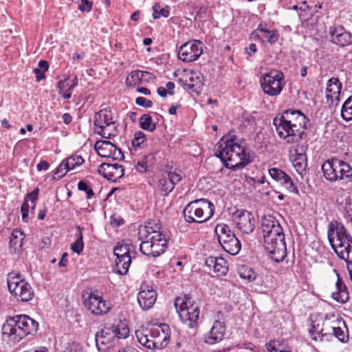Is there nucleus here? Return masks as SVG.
<instances>
[{
  "instance_id": "4",
  "label": "nucleus",
  "mask_w": 352,
  "mask_h": 352,
  "mask_svg": "<svg viewBox=\"0 0 352 352\" xmlns=\"http://www.w3.org/2000/svg\"><path fill=\"white\" fill-rule=\"evenodd\" d=\"M129 335V329L123 323L105 326L95 334V342L98 350L105 352L112 348L116 340L124 339Z\"/></svg>"
},
{
  "instance_id": "55",
  "label": "nucleus",
  "mask_w": 352,
  "mask_h": 352,
  "mask_svg": "<svg viewBox=\"0 0 352 352\" xmlns=\"http://www.w3.org/2000/svg\"><path fill=\"white\" fill-rule=\"evenodd\" d=\"M110 157L114 160L122 161L124 159V155L122 150L114 144V149H112Z\"/></svg>"
},
{
  "instance_id": "53",
  "label": "nucleus",
  "mask_w": 352,
  "mask_h": 352,
  "mask_svg": "<svg viewBox=\"0 0 352 352\" xmlns=\"http://www.w3.org/2000/svg\"><path fill=\"white\" fill-rule=\"evenodd\" d=\"M167 175H168L167 178L169 179L170 182H171V183L173 184V185H174V186L177 183H179L182 179V177L180 175V173H177L175 170L173 171H172V170L168 171L167 173Z\"/></svg>"
},
{
  "instance_id": "11",
  "label": "nucleus",
  "mask_w": 352,
  "mask_h": 352,
  "mask_svg": "<svg viewBox=\"0 0 352 352\" xmlns=\"http://www.w3.org/2000/svg\"><path fill=\"white\" fill-rule=\"evenodd\" d=\"M214 232L219 244L226 252L231 255L239 253L241 248V242L228 225L217 224L214 228Z\"/></svg>"
},
{
  "instance_id": "37",
  "label": "nucleus",
  "mask_w": 352,
  "mask_h": 352,
  "mask_svg": "<svg viewBox=\"0 0 352 352\" xmlns=\"http://www.w3.org/2000/svg\"><path fill=\"white\" fill-rule=\"evenodd\" d=\"M280 226L278 221L272 215H265L261 219V228L263 235L269 233L274 227Z\"/></svg>"
},
{
  "instance_id": "29",
  "label": "nucleus",
  "mask_w": 352,
  "mask_h": 352,
  "mask_svg": "<svg viewBox=\"0 0 352 352\" xmlns=\"http://www.w3.org/2000/svg\"><path fill=\"white\" fill-rule=\"evenodd\" d=\"M113 254L116 257L125 255H133V256H135V247L129 240L124 241L122 243H117V245L113 249Z\"/></svg>"
},
{
  "instance_id": "13",
  "label": "nucleus",
  "mask_w": 352,
  "mask_h": 352,
  "mask_svg": "<svg viewBox=\"0 0 352 352\" xmlns=\"http://www.w3.org/2000/svg\"><path fill=\"white\" fill-rule=\"evenodd\" d=\"M260 84L265 94L277 96L285 85L284 74L279 71H270L261 76Z\"/></svg>"
},
{
  "instance_id": "7",
  "label": "nucleus",
  "mask_w": 352,
  "mask_h": 352,
  "mask_svg": "<svg viewBox=\"0 0 352 352\" xmlns=\"http://www.w3.org/2000/svg\"><path fill=\"white\" fill-rule=\"evenodd\" d=\"M264 245L271 258L276 263L283 261L287 255L285 234L281 226L263 235Z\"/></svg>"
},
{
  "instance_id": "47",
  "label": "nucleus",
  "mask_w": 352,
  "mask_h": 352,
  "mask_svg": "<svg viewBox=\"0 0 352 352\" xmlns=\"http://www.w3.org/2000/svg\"><path fill=\"white\" fill-rule=\"evenodd\" d=\"M135 336L137 337V339L138 342L144 346L146 342L148 341V339L149 338L148 336V329H139L135 331Z\"/></svg>"
},
{
  "instance_id": "25",
  "label": "nucleus",
  "mask_w": 352,
  "mask_h": 352,
  "mask_svg": "<svg viewBox=\"0 0 352 352\" xmlns=\"http://www.w3.org/2000/svg\"><path fill=\"white\" fill-rule=\"evenodd\" d=\"M226 331L224 322L215 320L210 332L206 335L205 342L209 344H214L222 340Z\"/></svg>"
},
{
  "instance_id": "2",
  "label": "nucleus",
  "mask_w": 352,
  "mask_h": 352,
  "mask_svg": "<svg viewBox=\"0 0 352 352\" xmlns=\"http://www.w3.org/2000/svg\"><path fill=\"white\" fill-rule=\"evenodd\" d=\"M327 236L331 248L338 256L347 263L352 280V237L344 226L335 220L328 226Z\"/></svg>"
},
{
  "instance_id": "26",
  "label": "nucleus",
  "mask_w": 352,
  "mask_h": 352,
  "mask_svg": "<svg viewBox=\"0 0 352 352\" xmlns=\"http://www.w3.org/2000/svg\"><path fill=\"white\" fill-rule=\"evenodd\" d=\"M204 76L199 72H191L184 86L186 89L199 93L204 86Z\"/></svg>"
},
{
  "instance_id": "1",
  "label": "nucleus",
  "mask_w": 352,
  "mask_h": 352,
  "mask_svg": "<svg viewBox=\"0 0 352 352\" xmlns=\"http://www.w3.org/2000/svg\"><path fill=\"white\" fill-rule=\"evenodd\" d=\"M214 154L226 168L232 171L243 169L253 160L249 149L232 138L221 139L215 146Z\"/></svg>"
},
{
  "instance_id": "54",
  "label": "nucleus",
  "mask_w": 352,
  "mask_h": 352,
  "mask_svg": "<svg viewBox=\"0 0 352 352\" xmlns=\"http://www.w3.org/2000/svg\"><path fill=\"white\" fill-rule=\"evenodd\" d=\"M332 335H334L335 337L343 343L348 341V336L345 335L344 331L340 327H336Z\"/></svg>"
},
{
  "instance_id": "59",
  "label": "nucleus",
  "mask_w": 352,
  "mask_h": 352,
  "mask_svg": "<svg viewBox=\"0 0 352 352\" xmlns=\"http://www.w3.org/2000/svg\"><path fill=\"white\" fill-rule=\"evenodd\" d=\"M265 346H266V349L270 352H285V351H278L276 349V344L275 340H271L269 343L266 344Z\"/></svg>"
},
{
  "instance_id": "58",
  "label": "nucleus",
  "mask_w": 352,
  "mask_h": 352,
  "mask_svg": "<svg viewBox=\"0 0 352 352\" xmlns=\"http://www.w3.org/2000/svg\"><path fill=\"white\" fill-rule=\"evenodd\" d=\"M78 9L81 12H91L92 9V3L88 0H81V3L78 6Z\"/></svg>"
},
{
  "instance_id": "50",
  "label": "nucleus",
  "mask_w": 352,
  "mask_h": 352,
  "mask_svg": "<svg viewBox=\"0 0 352 352\" xmlns=\"http://www.w3.org/2000/svg\"><path fill=\"white\" fill-rule=\"evenodd\" d=\"M63 352H84L83 347L78 342L67 343Z\"/></svg>"
},
{
  "instance_id": "43",
  "label": "nucleus",
  "mask_w": 352,
  "mask_h": 352,
  "mask_svg": "<svg viewBox=\"0 0 352 352\" xmlns=\"http://www.w3.org/2000/svg\"><path fill=\"white\" fill-rule=\"evenodd\" d=\"M341 116L345 121L352 120V95L342 104Z\"/></svg>"
},
{
  "instance_id": "38",
  "label": "nucleus",
  "mask_w": 352,
  "mask_h": 352,
  "mask_svg": "<svg viewBox=\"0 0 352 352\" xmlns=\"http://www.w3.org/2000/svg\"><path fill=\"white\" fill-rule=\"evenodd\" d=\"M237 272L241 278L245 279L248 282L253 281L256 279V273L252 268L248 265H239L237 268Z\"/></svg>"
},
{
  "instance_id": "35",
  "label": "nucleus",
  "mask_w": 352,
  "mask_h": 352,
  "mask_svg": "<svg viewBox=\"0 0 352 352\" xmlns=\"http://www.w3.org/2000/svg\"><path fill=\"white\" fill-rule=\"evenodd\" d=\"M133 255H125L124 256L116 257V272L120 275H125L129 271Z\"/></svg>"
},
{
  "instance_id": "33",
  "label": "nucleus",
  "mask_w": 352,
  "mask_h": 352,
  "mask_svg": "<svg viewBox=\"0 0 352 352\" xmlns=\"http://www.w3.org/2000/svg\"><path fill=\"white\" fill-rule=\"evenodd\" d=\"M155 163V155L153 153H150L137 162L135 168L140 173H146L149 171Z\"/></svg>"
},
{
  "instance_id": "17",
  "label": "nucleus",
  "mask_w": 352,
  "mask_h": 352,
  "mask_svg": "<svg viewBox=\"0 0 352 352\" xmlns=\"http://www.w3.org/2000/svg\"><path fill=\"white\" fill-rule=\"evenodd\" d=\"M280 116L285 119H287V122H289L294 128L299 129L300 132L305 131V129H307L309 120L300 110L289 109L284 111Z\"/></svg>"
},
{
  "instance_id": "14",
  "label": "nucleus",
  "mask_w": 352,
  "mask_h": 352,
  "mask_svg": "<svg viewBox=\"0 0 352 352\" xmlns=\"http://www.w3.org/2000/svg\"><path fill=\"white\" fill-rule=\"evenodd\" d=\"M85 307L94 315L103 316L111 309V303L94 292L89 294L83 300Z\"/></svg>"
},
{
  "instance_id": "28",
  "label": "nucleus",
  "mask_w": 352,
  "mask_h": 352,
  "mask_svg": "<svg viewBox=\"0 0 352 352\" xmlns=\"http://www.w3.org/2000/svg\"><path fill=\"white\" fill-rule=\"evenodd\" d=\"M342 89V83L336 78H331L328 80L327 86V94L326 98L327 100L333 102L334 100H339L340 94Z\"/></svg>"
},
{
  "instance_id": "16",
  "label": "nucleus",
  "mask_w": 352,
  "mask_h": 352,
  "mask_svg": "<svg viewBox=\"0 0 352 352\" xmlns=\"http://www.w3.org/2000/svg\"><path fill=\"white\" fill-rule=\"evenodd\" d=\"M236 226L244 234H251L255 229L256 220L254 214L246 210H237L234 214Z\"/></svg>"
},
{
  "instance_id": "23",
  "label": "nucleus",
  "mask_w": 352,
  "mask_h": 352,
  "mask_svg": "<svg viewBox=\"0 0 352 352\" xmlns=\"http://www.w3.org/2000/svg\"><path fill=\"white\" fill-rule=\"evenodd\" d=\"M329 34L331 41L336 45L344 47L352 44V34L341 25L331 27Z\"/></svg>"
},
{
  "instance_id": "15",
  "label": "nucleus",
  "mask_w": 352,
  "mask_h": 352,
  "mask_svg": "<svg viewBox=\"0 0 352 352\" xmlns=\"http://www.w3.org/2000/svg\"><path fill=\"white\" fill-rule=\"evenodd\" d=\"M202 52V43L199 40H192L180 46L177 56L184 62H192L196 60Z\"/></svg>"
},
{
  "instance_id": "18",
  "label": "nucleus",
  "mask_w": 352,
  "mask_h": 352,
  "mask_svg": "<svg viewBox=\"0 0 352 352\" xmlns=\"http://www.w3.org/2000/svg\"><path fill=\"white\" fill-rule=\"evenodd\" d=\"M98 171L104 178L113 182H116L124 175V168L118 163H102L99 166Z\"/></svg>"
},
{
  "instance_id": "27",
  "label": "nucleus",
  "mask_w": 352,
  "mask_h": 352,
  "mask_svg": "<svg viewBox=\"0 0 352 352\" xmlns=\"http://www.w3.org/2000/svg\"><path fill=\"white\" fill-rule=\"evenodd\" d=\"M146 240H151L150 243L152 244V249L153 250L154 257L159 256L164 252L167 247V240L163 233H154L152 237L148 236Z\"/></svg>"
},
{
  "instance_id": "31",
  "label": "nucleus",
  "mask_w": 352,
  "mask_h": 352,
  "mask_svg": "<svg viewBox=\"0 0 352 352\" xmlns=\"http://www.w3.org/2000/svg\"><path fill=\"white\" fill-rule=\"evenodd\" d=\"M160 229L161 226L158 223L155 221L148 222L144 227L139 229L138 239H144L148 238V236L152 237L154 233H162Z\"/></svg>"
},
{
  "instance_id": "61",
  "label": "nucleus",
  "mask_w": 352,
  "mask_h": 352,
  "mask_svg": "<svg viewBox=\"0 0 352 352\" xmlns=\"http://www.w3.org/2000/svg\"><path fill=\"white\" fill-rule=\"evenodd\" d=\"M50 168V164L47 161L41 160L40 163L36 165V168L38 171L47 170Z\"/></svg>"
},
{
  "instance_id": "56",
  "label": "nucleus",
  "mask_w": 352,
  "mask_h": 352,
  "mask_svg": "<svg viewBox=\"0 0 352 352\" xmlns=\"http://www.w3.org/2000/svg\"><path fill=\"white\" fill-rule=\"evenodd\" d=\"M336 327L331 324L329 321H328L327 320H325V325L323 327L324 330L322 332V339L325 336L332 335V333H333L334 329H336Z\"/></svg>"
},
{
  "instance_id": "60",
  "label": "nucleus",
  "mask_w": 352,
  "mask_h": 352,
  "mask_svg": "<svg viewBox=\"0 0 352 352\" xmlns=\"http://www.w3.org/2000/svg\"><path fill=\"white\" fill-rule=\"evenodd\" d=\"M33 72L36 75V80L37 82L41 81V80L44 79L45 77V74H44L45 72L41 70V69L34 68L33 70Z\"/></svg>"
},
{
  "instance_id": "6",
  "label": "nucleus",
  "mask_w": 352,
  "mask_h": 352,
  "mask_svg": "<svg viewBox=\"0 0 352 352\" xmlns=\"http://www.w3.org/2000/svg\"><path fill=\"white\" fill-rule=\"evenodd\" d=\"M174 305L183 324L191 329L197 326L199 307L189 294L177 297Z\"/></svg>"
},
{
  "instance_id": "52",
  "label": "nucleus",
  "mask_w": 352,
  "mask_h": 352,
  "mask_svg": "<svg viewBox=\"0 0 352 352\" xmlns=\"http://www.w3.org/2000/svg\"><path fill=\"white\" fill-rule=\"evenodd\" d=\"M78 189L81 191H85L87 193V199H91L94 193L93 190L89 188L87 183L84 181H80L78 184Z\"/></svg>"
},
{
  "instance_id": "22",
  "label": "nucleus",
  "mask_w": 352,
  "mask_h": 352,
  "mask_svg": "<svg viewBox=\"0 0 352 352\" xmlns=\"http://www.w3.org/2000/svg\"><path fill=\"white\" fill-rule=\"evenodd\" d=\"M157 299L156 292L148 285H142L138 295V301L143 310H148L155 304Z\"/></svg>"
},
{
  "instance_id": "36",
  "label": "nucleus",
  "mask_w": 352,
  "mask_h": 352,
  "mask_svg": "<svg viewBox=\"0 0 352 352\" xmlns=\"http://www.w3.org/2000/svg\"><path fill=\"white\" fill-rule=\"evenodd\" d=\"M84 162V160L80 155H72L63 160L64 169L65 172L59 176V178H63L65 174L70 170L74 169L76 167L81 165Z\"/></svg>"
},
{
  "instance_id": "41",
  "label": "nucleus",
  "mask_w": 352,
  "mask_h": 352,
  "mask_svg": "<svg viewBox=\"0 0 352 352\" xmlns=\"http://www.w3.org/2000/svg\"><path fill=\"white\" fill-rule=\"evenodd\" d=\"M152 9L153 11L152 16L155 20L159 19L162 16L167 18L170 14V8L169 6H166L162 8L159 3H155Z\"/></svg>"
},
{
  "instance_id": "24",
  "label": "nucleus",
  "mask_w": 352,
  "mask_h": 352,
  "mask_svg": "<svg viewBox=\"0 0 352 352\" xmlns=\"http://www.w3.org/2000/svg\"><path fill=\"white\" fill-rule=\"evenodd\" d=\"M205 265L210 270H212L217 276H226L228 272V262L221 256H208Z\"/></svg>"
},
{
  "instance_id": "46",
  "label": "nucleus",
  "mask_w": 352,
  "mask_h": 352,
  "mask_svg": "<svg viewBox=\"0 0 352 352\" xmlns=\"http://www.w3.org/2000/svg\"><path fill=\"white\" fill-rule=\"evenodd\" d=\"M139 240L142 241L140 245V252L144 255L154 257L153 250L152 249V244L151 243H150L151 240Z\"/></svg>"
},
{
  "instance_id": "64",
  "label": "nucleus",
  "mask_w": 352,
  "mask_h": 352,
  "mask_svg": "<svg viewBox=\"0 0 352 352\" xmlns=\"http://www.w3.org/2000/svg\"><path fill=\"white\" fill-rule=\"evenodd\" d=\"M38 69L45 72L49 69V63L47 60H41L38 62Z\"/></svg>"
},
{
  "instance_id": "3",
  "label": "nucleus",
  "mask_w": 352,
  "mask_h": 352,
  "mask_svg": "<svg viewBox=\"0 0 352 352\" xmlns=\"http://www.w3.org/2000/svg\"><path fill=\"white\" fill-rule=\"evenodd\" d=\"M38 329V322L28 315H16L8 318L3 324V338L15 345L29 334H34Z\"/></svg>"
},
{
  "instance_id": "44",
  "label": "nucleus",
  "mask_w": 352,
  "mask_h": 352,
  "mask_svg": "<svg viewBox=\"0 0 352 352\" xmlns=\"http://www.w3.org/2000/svg\"><path fill=\"white\" fill-rule=\"evenodd\" d=\"M158 186L164 196L168 195L174 189V185L166 177H162L158 181Z\"/></svg>"
},
{
  "instance_id": "51",
  "label": "nucleus",
  "mask_w": 352,
  "mask_h": 352,
  "mask_svg": "<svg viewBox=\"0 0 352 352\" xmlns=\"http://www.w3.org/2000/svg\"><path fill=\"white\" fill-rule=\"evenodd\" d=\"M146 135L141 131L136 132L131 144L133 146H140L145 140Z\"/></svg>"
},
{
  "instance_id": "5",
  "label": "nucleus",
  "mask_w": 352,
  "mask_h": 352,
  "mask_svg": "<svg viewBox=\"0 0 352 352\" xmlns=\"http://www.w3.org/2000/svg\"><path fill=\"white\" fill-rule=\"evenodd\" d=\"M214 208V204L206 199H195L185 206L183 215L189 223H203L213 216Z\"/></svg>"
},
{
  "instance_id": "48",
  "label": "nucleus",
  "mask_w": 352,
  "mask_h": 352,
  "mask_svg": "<svg viewBox=\"0 0 352 352\" xmlns=\"http://www.w3.org/2000/svg\"><path fill=\"white\" fill-rule=\"evenodd\" d=\"M39 188H36L32 191L27 194V198L30 199V209L33 211L35 209L36 201L38 199Z\"/></svg>"
},
{
  "instance_id": "57",
  "label": "nucleus",
  "mask_w": 352,
  "mask_h": 352,
  "mask_svg": "<svg viewBox=\"0 0 352 352\" xmlns=\"http://www.w3.org/2000/svg\"><path fill=\"white\" fill-rule=\"evenodd\" d=\"M135 103L138 105L145 108H151L153 106V102L151 100H147L144 97H138L135 99Z\"/></svg>"
},
{
  "instance_id": "10",
  "label": "nucleus",
  "mask_w": 352,
  "mask_h": 352,
  "mask_svg": "<svg viewBox=\"0 0 352 352\" xmlns=\"http://www.w3.org/2000/svg\"><path fill=\"white\" fill-rule=\"evenodd\" d=\"M94 133L105 139H110L118 133V124L114 120L109 108H104L96 113L94 118Z\"/></svg>"
},
{
  "instance_id": "21",
  "label": "nucleus",
  "mask_w": 352,
  "mask_h": 352,
  "mask_svg": "<svg viewBox=\"0 0 352 352\" xmlns=\"http://www.w3.org/2000/svg\"><path fill=\"white\" fill-rule=\"evenodd\" d=\"M269 174L274 180L281 184L287 190L298 195H300L298 188L290 177L284 171L276 168H272L269 169Z\"/></svg>"
},
{
  "instance_id": "12",
  "label": "nucleus",
  "mask_w": 352,
  "mask_h": 352,
  "mask_svg": "<svg viewBox=\"0 0 352 352\" xmlns=\"http://www.w3.org/2000/svg\"><path fill=\"white\" fill-rule=\"evenodd\" d=\"M273 124L278 137L288 144L298 142L306 136L305 131L300 132L299 129L294 128L293 125L287 122V119L281 116H276L273 120Z\"/></svg>"
},
{
  "instance_id": "63",
  "label": "nucleus",
  "mask_w": 352,
  "mask_h": 352,
  "mask_svg": "<svg viewBox=\"0 0 352 352\" xmlns=\"http://www.w3.org/2000/svg\"><path fill=\"white\" fill-rule=\"evenodd\" d=\"M148 336L152 338L156 339L160 336V329L158 328L148 329Z\"/></svg>"
},
{
  "instance_id": "32",
  "label": "nucleus",
  "mask_w": 352,
  "mask_h": 352,
  "mask_svg": "<svg viewBox=\"0 0 352 352\" xmlns=\"http://www.w3.org/2000/svg\"><path fill=\"white\" fill-rule=\"evenodd\" d=\"M162 331L163 332V338L162 341L159 342L156 340H151L148 338V341L146 342L144 347L148 349H162L165 347L169 340V336L168 334H165L164 331L166 330H168L169 327L165 324H161Z\"/></svg>"
},
{
  "instance_id": "40",
  "label": "nucleus",
  "mask_w": 352,
  "mask_h": 352,
  "mask_svg": "<svg viewBox=\"0 0 352 352\" xmlns=\"http://www.w3.org/2000/svg\"><path fill=\"white\" fill-rule=\"evenodd\" d=\"M140 126L145 131L153 132L156 129V123L149 114H143L139 119Z\"/></svg>"
},
{
  "instance_id": "49",
  "label": "nucleus",
  "mask_w": 352,
  "mask_h": 352,
  "mask_svg": "<svg viewBox=\"0 0 352 352\" xmlns=\"http://www.w3.org/2000/svg\"><path fill=\"white\" fill-rule=\"evenodd\" d=\"M142 75L140 72H132L126 78V82L129 84H138L142 81Z\"/></svg>"
},
{
  "instance_id": "39",
  "label": "nucleus",
  "mask_w": 352,
  "mask_h": 352,
  "mask_svg": "<svg viewBox=\"0 0 352 352\" xmlns=\"http://www.w3.org/2000/svg\"><path fill=\"white\" fill-rule=\"evenodd\" d=\"M256 32L262 33L263 39H265L270 44L275 43L279 37V34L276 30H268L267 29L261 27L260 25L256 30L255 32Z\"/></svg>"
},
{
  "instance_id": "30",
  "label": "nucleus",
  "mask_w": 352,
  "mask_h": 352,
  "mask_svg": "<svg viewBox=\"0 0 352 352\" xmlns=\"http://www.w3.org/2000/svg\"><path fill=\"white\" fill-rule=\"evenodd\" d=\"M336 285L337 287V292L332 294V298L338 302H346L349 298V294L346 286L343 283L341 278L338 275Z\"/></svg>"
},
{
  "instance_id": "8",
  "label": "nucleus",
  "mask_w": 352,
  "mask_h": 352,
  "mask_svg": "<svg viewBox=\"0 0 352 352\" xmlns=\"http://www.w3.org/2000/svg\"><path fill=\"white\" fill-rule=\"evenodd\" d=\"M324 177L330 182L339 180H352V167L348 163L338 158L326 160L322 164Z\"/></svg>"
},
{
  "instance_id": "19",
  "label": "nucleus",
  "mask_w": 352,
  "mask_h": 352,
  "mask_svg": "<svg viewBox=\"0 0 352 352\" xmlns=\"http://www.w3.org/2000/svg\"><path fill=\"white\" fill-rule=\"evenodd\" d=\"M308 148V144L305 142L302 144H298L294 150V154L291 155L290 160L294 167L299 174H302L307 166V160L306 151Z\"/></svg>"
},
{
  "instance_id": "9",
  "label": "nucleus",
  "mask_w": 352,
  "mask_h": 352,
  "mask_svg": "<svg viewBox=\"0 0 352 352\" xmlns=\"http://www.w3.org/2000/svg\"><path fill=\"white\" fill-rule=\"evenodd\" d=\"M7 284L10 294L19 301H30L34 296L33 288L19 272H9L7 276Z\"/></svg>"
},
{
  "instance_id": "42",
  "label": "nucleus",
  "mask_w": 352,
  "mask_h": 352,
  "mask_svg": "<svg viewBox=\"0 0 352 352\" xmlns=\"http://www.w3.org/2000/svg\"><path fill=\"white\" fill-rule=\"evenodd\" d=\"M24 237L25 235L20 229H14L10 236V246L14 248L17 246L21 247Z\"/></svg>"
},
{
  "instance_id": "62",
  "label": "nucleus",
  "mask_w": 352,
  "mask_h": 352,
  "mask_svg": "<svg viewBox=\"0 0 352 352\" xmlns=\"http://www.w3.org/2000/svg\"><path fill=\"white\" fill-rule=\"evenodd\" d=\"M63 170L65 171V170L64 169L63 160L62 162L59 164V166L55 169L54 172V175H58L57 179H60V178H59V176L61 175L62 174H64V173H63Z\"/></svg>"
},
{
  "instance_id": "34",
  "label": "nucleus",
  "mask_w": 352,
  "mask_h": 352,
  "mask_svg": "<svg viewBox=\"0 0 352 352\" xmlns=\"http://www.w3.org/2000/svg\"><path fill=\"white\" fill-rule=\"evenodd\" d=\"M94 148L102 157H110L112 149H114V144L109 140H97Z\"/></svg>"
},
{
  "instance_id": "20",
  "label": "nucleus",
  "mask_w": 352,
  "mask_h": 352,
  "mask_svg": "<svg viewBox=\"0 0 352 352\" xmlns=\"http://www.w3.org/2000/svg\"><path fill=\"white\" fill-rule=\"evenodd\" d=\"M328 318L327 314L324 318L321 314L315 313L309 316L311 328L309 333L312 340H322L323 327L325 325V320Z\"/></svg>"
},
{
  "instance_id": "45",
  "label": "nucleus",
  "mask_w": 352,
  "mask_h": 352,
  "mask_svg": "<svg viewBox=\"0 0 352 352\" xmlns=\"http://www.w3.org/2000/svg\"><path fill=\"white\" fill-rule=\"evenodd\" d=\"M76 229L79 230V233L77 234V239L75 241V242H74L71 245V249L73 250L74 252L80 254L82 252L84 248V243L82 240L83 236L81 232L82 228H81L80 226H78L76 227Z\"/></svg>"
}]
</instances>
